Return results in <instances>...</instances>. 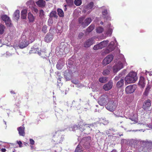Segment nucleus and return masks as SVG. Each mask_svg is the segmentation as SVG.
<instances>
[{
    "label": "nucleus",
    "instance_id": "obj_63",
    "mask_svg": "<svg viewBox=\"0 0 152 152\" xmlns=\"http://www.w3.org/2000/svg\"><path fill=\"white\" fill-rule=\"evenodd\" d=\"M67 10V8H66V7H65L64 9V11H66V10Z\"/></svg>",
    "mask_w": 152,
    "mask_h": 152
},
{
    "label": "nucleus",
    "instance_id": "obj_48",
    "mask_svg": "<svg viewBox=\"0 0 152 152\" xmlns=\"http://www.w3.org/2000/svg\"><path fill=\"white\" fill-rule=\"evenodd\" d=\"M109 123V121H106L104 120H103V122H102V124L104 125H107Z\"/></svg>",
    "mask_w": 152,
    "mask_h": 152
},
{
    "label": "nucleus",
    "instance_id": "obj_60",
    "mask_svg": "<svg viewBox=\"0 0 152 152\" xmlns=\"http://www.w3.org/2000/svg\"><path fill=\"white\" fill-rule=\"evenodd\" d=\"M107 19L108 20H110V17L107 16Z\"/></svg>",
    "mask_w": 152,
    "mask_h": 152
},
{
    "label": "nucleus",
    "instance_id": "obj_62",
    "mask_svg": "<svg viewBox=\"0 0 152 152\" xmlns=\"http://www.w3.org/2000/svg\"><path fill=\"white\" fill-rule=\"evenodd\" d=\"M100 24L102 25H103V23L102 21H101L100 22Z\"/></svg>",
    "mask_w": 152,
    "mask_h": 152
},
{
    "label": "nucleus",
    "instance_id": "obj_31",
    "mask_svg": "<svg viewBox=\"0 0 152 152\" xmlns=\"http://www.w3.org/2000/svg\"><path fill=\"white\" fill-rule=\"evenodd\" d=\"M95 26L94 25L91 24L86 29L87 32H91L94 28Z\"/></svg>",
    "mask_w": 152,
    "mask_h": 152
},
{
    "label": "nucleus",
    "instance_id": "obj_35",
    "mask_svg": "<svg viewBox=\"0 0 152 152\" xmlns=\"http://www.w3.org/2000/svg\"><path fill=\"white\" fill-rule=\"evenodd\" d=\"M110 71L108 69H105L103 70L102 74L104 75H108L110 74Z\"/></svg>",
    "mask_w": 152,
    "mask_h": 152
},
{
    "label": "nucleus",
    "instance_id": "obj_8",
    "mask_svg": "<svg viewBox=\"0 0 152 152\" xmlns=\"http://www.w3.org/2000/svg\"><path fill=\"white\" fill-rule=\"evenodd\" d=\"M151 94H152V87L149 84H148L145 88L143 95H151Z\"/></svg>",
    "mask_w": 152,
    "mask_h": 152
},
{
    "label": "nucleus",
    "instance_id": "obj_11",
    "mask_svg": "<svg viewBox=\"0 0 152 152\" xmlns=\"http://www.w3.org/2000/svg\"><path fill=\"white\" fill-rule=\"evenodd\" d=\"M151 105V101L150 99L145 101L143 103L142 108L145 110H146L149 108Z\"/></svg>",
    "mask_w": 152,
    "mask_h": 152
},
{
    "label": "nucleus",
    "instance_id": "obj_58",
    "mask_svg": "<svg viewBox=\"0 0 152 152\" xmlns=\"http://www.w3.org/2000/svg\"><path fill=\"white\" fill-rule=\"evenodd\" d=\"M60 66V65L58 64H57L56 65V67H57V68L58 69H60L59 68V66Z\"/></svg>",
    "mask_w": 152,
    "mask_h": 152
},
{
    "label": "nucleus",
    "instance_id": "obj_47",
    "mask_svg": "<svg viewBox=\"0 0 152 152\" xmlns=\"http://www.w3.org/2000/svg\"><path fill=\"white\" fill-rule=\"evenodd\" d=\"M124 94V91L122 90H121L118 93V95H123Z\"/></svg>",
    "mask_w": 152,
    "mask_h": 152
},
{
    "label": "nucleus",
    "instance_id": "obj_39",
    "mask_svg": "<svg viewBox=\"0 0 152 152\" xmlns=\"http://www.w3.org/2000/svg\"><path fill=\"white\" fill-rule=\"evenodd\" d=\"M86 126V124H83L82 125L80 126L79 127V129L82 132H83V131L85 130L84 129H85V126Z\"/></svg>",
    "mask_w": 152,
    "mask_h": 152
},
{
    "label": "nucleus",
    "instance_id": "obj_25",
    "mask_svg": "<svg viewBox=\"0 0 152 152\" xmlns=\"http://www.w3.org/2000/svg\"><path fill=\"white\" fill-rule=\"evenodd\" d=\"M50 18L54 17L56 19L58 18L56 12L55 11H52L50 14Z\"/></svg>",
    "mask_w": 152,
    "mask_h": 152
},
{
    "label": "nucleus",
    "instance_id": "obj_12",
    "mask_svg": "<svg viewBox=\"0 0 152 152\" xmlns=\"http://www.w3.org/2000/svg\"><path fill=\"white\" fill-rule=\"evenodd\" d=\"M113 86V82L110 81L104 84L103 87L104 89L106 91H108L110 90Z\"/></svg>",
    "mask_w": 152,
    "mask_h": 152
},
{
    "label": "nucleus",
    "instance_id": "obj_52",
    "mask_svg": "<svg viewBox=\"0 0 152 152\" xmlns=\"http://www.w3.org/2000/svg\"><path fill=\"white\" fill-rule=\"evenodd\" d=\"M30 143L32 145H33L34 144V141L33 140L31 139H30L29 140Z\"/></svg>",
    "mask_w": 152,
    "mask_h": 152
},
{
    "label": "nucleus",
    "instance_id": "obj_15",
    "mask_svg": "<svg viewBox=\"0 0 152 152\" xmlns=\"http://www.w3.org/2000/svg\"><path fill=\"white\" fill-rule=\"evenodd\" d=\"M138 85L141 88H143L145 87V79L143 77L141 76L140 77Z\"/></svg>",
    "mask_w": 152,
    "mask_h": 152
},
{
    "label": "nucleus",
    "instance_id": "obj_24",
    "mask_svg": "<svg viewBox=\"0 0 152 152\" xmlns=\"http://www.w3.org/2000/svg\"><path fill=\"white\" fill-rule=\"evenodd\" d=\"M108 42L109 41L107 40L105 41H104L99 43L100 45V46L102 48L107 46L108 44Z\"/></svg>",
    "mask_w": 152,
    "mask_h": 152
},
{
    "label": "nucleus",
    "instance_id": "obj_30",
    "mask_svg": "<svg viewBox=\"0 0 152 152\" xmlns=\"http://www.w3.org/2000/svg\"><path fill=\"white\" fill-rule=\"evenodd\" d=\"M104 30V28L103 27L101 26H99L96 28V31L97 33H101L103 32Z\"/></svg>",
    "mask_w": 152,
    "mask_h": 152
},
{
    "label": "nucleus",
    "instance_id": "obj_13",
    "mask_svg": "<svg viewBox=\"0 0 152 152\" xmlns=\"http://www.w3.org/2000/svg\"><path fill=\"white\" fill-rule=\"evenodd\" d=\"M17 130L20 136H24L25 135V127L24 125L23 124L22 126H20L17 128Z\"/></svg>",
    "mask_w": 152,
    "mask_h": 152
},
{
    "label": "nucleus",
    "instance_id": "obj_40",
    "mask_svg": "<svg viewBox=\"0 0 152 152\" xmlns=\"http://www.w3.org/2000/svg\"><path fill=\"white\" fill-rule=\"evenodd\" d=\"M47 26L46 25H44L42 27V31L44 33H46L47 32Z\"/></svg>",
    "mask_w": 152,
    "mask_h": 152
},
{
    "label": "nucleus",
    "instance_id": "obj_9",
    "mask_svg": "<svg viewBox=\"0 0 152 152\" xmlns=\"http://www.w3.org/2000/svg\"><path fill=\"white\" fill-rule=\"evenodd\" d=\"M123 67V64L121 62H118V64L113 66V72H116Z\"/></svg>",
    "mask_w": 152,
    "mask_h": 152
},
{
    "label": "nucleus",
    "instance_id": "obj_14",
    "mask_svg": "<svg viewBox=\"0 0 152 152\" xmlns=\"http://www.w3.org/2000/svg\"><path fill=\"white\" fill-rule=\"evenodd\" d=\"M29 44V42L26 40H25L20 42L19 45V47L21 49L23 48L28 45Z\"/></svg>",
    "mask_w": 152,
    "mask_h": 152
},
{
    "label": "nucleus",
    "instance_id": "obj_32",
    "mask_svg": "<svg viewBox=\"0 0 152 152\" xmlns=\"http://www.w3.org/2000/svg\"><path fill=\"white\" fill-rule=\"evenodd\" d=\"M111 52L113 50L115 49V46L114 45L110 44H109L107 47Z\"/></svg>",
    "mask_w": 152,
    "mask_h": 152
},
{
    "label": "nucleus",
    "instance_id": "obj_45",
    "mask_svg": "<svg viewBox=\"0 0 152 152\" xmlns=\"http://www.w3.org/2000/svg\"><path fill=\"white\" fill-rule=\"evenodd\" d=\"M94 6V3L93 2H91L88 5V6L90 8L93 7Z\"/></svg>",
    "mask_w": 152,
    "mask_h": 152
},
{
    "label": "nucleus",
    "instance_id": "obj_54",
    "mask_svg": "<svg viewBox=\"0 0 152 152\" xmlns=\"http://www.w3.org/2000/svg\"><path fill=\"white\" fill-rule=\"evenodd\" d=\"M62 77L60 76H59V77L58 78V79L59 80L60 82L61 81Z\"/></svg>",
    "mask_w": 152,
    "mask_h": 152
},
{
    "label": "nucleus",
    "instance_id": "obj_55",
    "mask_svg": "<svg viewBox=\"0 0 152 152\" xmlns=\"http://www.w3.org/2000/svg\"><path fill=\"white\" fill-rule=\"evenodd\" d=\"M1 151L2 152H5L6 150V149L3 148L1 149Z\"/></svg>",
    "mask_w": 152,
    "mask_h": 152
},
{
    "label": "nucleus",
    "instance_id": "obj_42",
    "mask_svg": "<svg viewBox=\"0 0 152 152\" xmlns=\"http://www.w3.org/2000/svg\"><path fill=\"white\" fill-rule=\"evenodd\" d=\"M48 23L49 26H51L53 23L52 19V18H49L48 20Z\"/></svg>",
    "mask_w": 152,
    "mask_h": 152
},
{
    "label": "nucleus",
    "instance_id": "obj_22",
    "mask_svg": "<svg viewBox=\"0 0 152 152\" xmlns=\"http://www.w3.org/2000/svg\"><path fill=\"white\" fill-rule=\"evenodd\" d=\"M28 18L30 22H33L35 19L33 15L30 12L28 14Z\"/></svg>",
    "mask_w": 152,
    "mask_h": 152
},
{
    "label": "nucleus",
    "instance_id": "obj_34",
    "mask_svg": "<svg viewBox=\"0 0 152 152\" xmlns=\"http://www.w3.org/2000/svg\"><path fill=\"white\" fill-rule=\"evenodd\" d=\"M74 3L77 6H80L82 4V0H75Z\"/></svg>",
    "mask_w": 152,
    "mask_h": 152
},
{
    "label": "nucleus",
    "instance_id": "obj_43",
    "mask_svg": "<svg viewBox=\"0 0 152 152\" xmlns=\"http://www.w3.org/2000/svg\"><path fill=\"white\" fill-rule=\"evenodd\" d=\"M111 51L107 47V48L105 49L104 51V53L105 54H108Z\"/></svg>",
    "mask_w": 152,
    "mask_h": 152
},
{
    "label": "nucleus",
    "instance_id": "obj_29",
    "mask_svg": "<svg viewBox=\"0 0 152 152\" xmlns=\"http://www.w3.org/2000/svg\"><path fill=\"white\" fill-rule=\"evenodd\" d=\"M57 12L58 15L60 17H63L64 16V13L63 11L61 9H58Z\"/></svg>",
    "mask_w": 152,
    "mask_h": 152
},
{
    "label": "nucleus",
    "instance_id": "obj_44",
    "mask_svg": "<svg viewBox=\"0 0 152 152\" xmlns=\"http://www.w3.org/2000/svg\"><path fill=\"white\" fill-rule=\"evenodd\" d=\"M72 82L74 84L76 85L79 84V81L78 80H73L72 81Z\"/></svg>",
    "mask_w": 152,
    "mask_h": 152
},
{
    "label": "nucleus",
    "instance_id": "obj_10",
    "mask_svg": "<svg viewBox=\"0 0 152 152\" xmlns=\"http://www.w3.org/2000/svg\"><path fill=\"white\" fill-rule=\"evenodd\" d=\"M53 34L50 32H49L46 35L44 39L45 42H49L53 40Z\"/></svg>",
    "mask_w": 152,
    "mask_h": 152
},
{
    "label": "nucleus",
    "instance_id": "obj_38",
    "mask_svg": "<svg viewBox=\"0 0 152 152\" xmlns=\"http://www.w3.org/2000/svg\"><path fill=\"white\" fill-rule=\"evenodd\" d=\"M65 77L67 80H69L71 78V75L69 73L66 74L64 75Z\"/></svg>",
    "mask_w": 152,
    "mask_h": 152
},
{
    "label": "nucleus",
    "instance_id": "obj_61",
    "mask_svg": "<svg viewBox=\"0 0 152 152\" xmlns=\"http://www.w3.org/2000/svg\"><path fill=\"white\" fill-rule=\"evenodd\" d=\"M115 79L116 80H118V77H116L115 78Z\"/></svg>",
    "mask_w": 152,
    "mask_h": 152
},
{
    "label": "nucleus",
    "instance_id": "obj_28",
    "mask_svg": "<svg viewBox=\"0 0 152 152\" xmlns=\"http://www.w3.org/2000/svg\"><path fill=\"white\" fill-rule=\"evenodd\" d=\"M107 78L105 77H101L99 79V81L101 83H105L107 81Z\"/></svg>",
    "mask_w": 152,
    "mask_h": 152
},
{
    "label": "nucleus",
    "instance_id": "obj_5",
    "mask_svg": "<svg viewBox=\"0 0 152 152\" xmlns=\"http://www.w3.org/2000/svg\"><path fill=\"white\" fill-rule=\"evenodd\" d=\"M113 56L111 54L108 55L103 60V64L104 65H106L109 64L113 60Z\"/></svg>",
    "mask_w": 152,
    "mask_h": 152
},
{
    "label": "nucleus",
    "instance_id": "obj_4",
    "mask_svg": "<svg viewBox=\"0 0 152 152\" xmlns=\"http://www.w3.org/2000/svg\"><path fill=\"white\" fill-rule=\"evenodd\" d=\"M109 99H108V96H101L99 98L98 103L100 105L103 106L106 104Z\"/></svg>",
    "mask_w": 152,
    "mask_h": 152
},
{
    "label": "nucleus",
    "instance_id": "obj_51",
    "mask_svg": "<svg viewBox=\"0 0 152 152\" xmlns=\"http://www.w3.org/2000/svg\"><path fill=\"white\" fill-rule=\"evenodd\" d=\"M17 143H18L19 145V147H22V142L20 141H17Z\"/></svg>",
    "mask_w": 152,
    "mask_h": 152
},
{
    "label": "nucleus",
    "instance_id": "obj_20",
    "mask_svg": "<svg viewBox=\"0 0 152 152\" xmlns=\"http://www.w3.org/2000/svg\"><path fill=\"white\" fill-rule=\"evenodd\" d=\"M124 81L123 79H121L116 84L117 87L118 88H121L124 86Z\"/></svg>",
    "mask_w": 152,
    "mask_h": 152
},
{
    "label": "nucleus",
    "instance_id": "obj_64",
    "mask_svg": "<svg viewBox=\"0 0 152 152\" xmlns=\"http://www.w3.org/2000/svg\"><path fill=\"white\" fill-rule=\"evenodd\" d=\"M66 6H67V5H66L65 4V5H64V7H66Z\"/></svg>",
    "mask_w": 152,
    "mask_h": 152
},
{
    "label": "nucleus",
    "instance_id": "obj_50",
    "mask_svg": "<svg viewBox=\"0 0 152 152\" xmlns=\"http://www.w3.org/2000/svg\"><path fill=\"white\" fill-rule=\"evenodd\" d=\"M130 119H131L132 121H134V123H136L137 122V118H130Z\"/></svg>",
    "mask_w": 152,
    "mask_h": 152
},
{
    "label": "nucleus",
    "instance_id": "obj_41",
    "mask_svg": "<svg viewBox=\"0 0 152 152\" xmlns=\"http://www.w3.org/2000/svg\"><path fill=\"white\" fill-rule=\"evenodd\" d=\"M44 15V11L42 10H41L39 11V16L41 18H42Z\"/></svg>",
    "mask_w": 152,
    "mask_h": 152
},
{
    "label": "nucleus",
    "instance_id": "obj_18",
    "mask_svg": "<svg viewBox=\"0 0 152 152\" xmlns=\"http://www.w3.org/2000/svg\"><path fill=\"white\" fill-rule=\"evenodd\" d=\"M27 10H23L21 12V18L22 19H25L27 15Z\"/></svg>",
    "mask_w": 152,
    "mask_h": 152
},
{
    "label": "nucleus",
    "instance_id": "obj_21",
    "mask_svg": "<svg viewBox=\"0 0 152 152\" xmlns=\"http://www.w3.org/2000/svg\"><path fill=\"white\" fill-rule=\"evenodd\" d=\"M92 20L91 18H86L84 20V27L87 26L91 22Z\"/></svg>",
    "mask_w": 152,
    "mask_h": 152
},
{
    "label": "nucleus",
    "instance_id": "obj_6",
    "mask_svg": "<svg viewBox=\"0 0 152 152\" xmlns=\"http://www.w3.org/2000/svg\"><path fill=\"white\" fill-rule=\"evenodd\" d=\"M136 86L134 85H130L126 88V92L127 94H131L133 93L136 88Z\"/></svg>",
    "mask_w": 152,
    "mask_h": 152
},
{
    "label": "nucleus",
    "instance_id": "obj_27",
    "mask_svg": "<svg viewBox=\"0 0 152 152\" xmlns=\"http://www.w3.org/2000/svg\"><path fill=\"white\" fill-rule=\"evenodd\" d=\"M85 19L84 17H80L78 19V22L79 23L81 24L84 27Z\"/></svg>",
    "mask_w": 152,
    "mask_h": 152
},
{
    "label": "nucleus",
    "instance_id": "obj_53",
    "mask_svg": "<svg viewBox=\"0 0 152 152\" xmlns=\"http://www.w3.org/2000/svg\"><path fill=\"white\" fill-rule=\"evenodd\" d=\"M84 35L83 33L81 32L79 33V35H78V37L79 38L81 39L82 37H83Z\"/></svg>",
    "mask_w": 152,
    "mask_h": 152
},
{
    "label": "nucleus",
    "instance_id": "obj_16",
    "mask_svg": "<svg viewBox=\"0 0 152 152\" xmlns=\"http://www.w3.org/2000/svg\"><path fill=\"white\" fill-rule=\"evenodd\" d=\"M82 142L84 143L83 145L85 148H89V140H88L87 137H84L82 140Z\"/></svg>",
    "mask_w": 152,
    "mask_h": 152
},
{
    "label": "nucleus",
    "instance_id": "obj_19",
    "mask_svg": "<svg viewBox=\"0 0 152 152\" xmlns=\"http://www.w3.org/2000/svg\"><path fill=\"white\" fill-rule=\"evenodd\" d=\"M84 129L85 130L83 132L85 134H88L90 133L91 129L89 126L86 125Z\"/></svg>",
    "mask_w": 152,
    "mask_h": 152
},
{
    "label": "nucleus",
    "instance_id": "obj_1",
    "mask_svg": "<svg viewBox=\"0 0 152 152\" xmlns=\"http://www.w3.org/2000/svg\"><path fill=\"white\" fill-rule=\"evenodd\" d=\"M137 79V74L134 72H131L129 73L126 77L125 80V83L128 84L135 83Z\"/></svg>",
    "mask_w": 152,
    "mask_h": 152
},
{
    "label": "nucleus",
    "instance_id": "obj_2",
    "mask_svg": "<svg viewBox=\"0 0 152 152\" xmlns=\"http://www.w3.org/2000/svg\"><path fill=\"white\" fill-rule=\"evenodd\" d=\"M118 105V101L116 99L112 98L110 99L107 104L106 109L111 112H113L116 108Z\"/></svg>",
    "mask_w": 152,
    "mask_h": 152
},
{
    "label": "nucleus",
    "instance_id": "obj_3",
    "mask_svg": "<svg viewBox=\"0 0 152 152\" xmlns=\"http://www.w3.org/2000/svg\"><path fill=\"white\" fill-rule=\"evenodd\" d=\"M1 19L4 21L7 27H10L12 25L11 20L10 17L6 15H3L1 17Z\"/></svg>",
    "mask_w": 152,
    "mask_h": 152
},
{
    "label": "nucleus",
    "instance_id": "obj_7",
    "mask_svg": "<svg viewBox=\"0 0 152 152\" xmlns=\"http://www.w3.org/2000/svg\"><path fill=\"white\" fill-rule=\"evenodd\" d=\"M94 39V38L91 37L87 39L84 43V46L86 48L90 47L91 45L95 43Z\"/></svg>",
    "mask_w": 152,
    "mask_h": 152
},
{
    "label": "nucleus",
    "instance_id": "obj_23",
    "mask_svg": "<svg viewBox=\"0 0 152 152\" xmlns=\"http://www.w3.org/2000/svg\"><path fill=\"white\" fill-rule=\"evenodd\" d=\"M14 17L17 20L19 19L20 18V11L19 10H17L15 11L14 13Z\"/></svg>",
    "mask_w": 152,
    "mask_h": 152
},
{
    "label": "nucleus",
    "instance_id": "obj_26",
    "mask_svg": "<svg viewBox=\"0 0 152 152\" xmlns=\"http://www.w3.org/2000/svg\"><path fill=\"white\" fill-rule=\"evenodd\" d=\"M5 26L2 24L0 25V34H2L5 29Z\"/></svg>",
    "mask_w": 152,
    "mask_h": 152
},
{
    "label": "nucleus",
    "instance_id": "obj_59",
    "mask_svg": "<svg viewBox=\"0 0 152 152\" xmlns=\"http://www.w3.org/2000/svg\"><path fill=\"white\" fill-rule=\"evenodd\" d=\"M111 152H117V151L116 150L114 149L111 151Z\"/></svg>",
    "mask_w": 152,
    "mask_h": 152
},
{
    "label": "nucleus",
    "instance_id": "obj_36",
    "mask_svg": "<svg viewBox=\"0 0 152 152\" xmlns=\"http://www.w3.org/2000/svg\"><path fill=\"white\" fill-rule=\"evenodd\" d=\"M66 1L69 6H72L73 5V0H66Z\"/></svg>",
    "mask_w": 152,
    "mask_h": 152
},
{
    "label": "nucleus",
    "instance_id": "obj_17",
    "mask_svg": "<svg viewBox=\"0 0 152 152\" xmlns=\"http://www.w3.org/2000/svg\"><path fill=\"white\" fill-rule=\"evenodd\" d=\"M36 4L38 7L42 8L45 7L46 2L44 0H39L36 2Z\"/></svg>",
    "mask_w": 152,
    "mask_h": 152
},
{
    "label": "nucleus",
    "instance_id": "obj_49",
    "mask_svg": "<svg viewBox=\"0 0 152 152\" xmlns=\"http://www.w3.org/2000/svg\"><path fill=\"white\" fill-rule=\"evenodd\" d=\"M33 11L34 13H35L36 14H37L39 12L38 10L36 8H34L33 9Z\"/></svg>",
    "mask_w": 152,
    "mask_h": 152
},
{
    "label": "nucleus",
    "instance_id": "obj_56",
    "mask_svg": "<svg viewBox=\"0 0 152 152\" xmlns=\"http://www.w3.org/2000/svg\"><path fill=\"white\" fill-rule=\"evenodd\" d=\"M11 93L12 94H15L16 93L14 92V91H11Z\"/></svg>",
    "mask_w": 152,
    "mask_h": 152
},
{
    "label": "nucleus",
    "instance_id": "obj_37",
    "mask_svg": "<svg viewBox=\"0 0 152 152\" xmlns=\"http://www.w3.org/2000/svg\"><path fill=\"white\" fill-rule=\"evenodd\" d=\"M75 152H83V151L80 148V145H78L77 146L75 150Z\"/></svg>",
    "mask_w": 152,
    "mask_h": 152
},
{
    "label": "nucleus",
    "instance_id": "obj_57",
    "mask_svg": "<svg viewBox=\"0 0 152 152\" xmlns=\"http://www.w3.org/2000/svg\"><path fill=\"white\" fill-rule=\"evenodd\" d=\"M74 101H73L72 102V106H74V105L76 103Z\"/></svg>",
    "mask_w": 152,
    "mask_h": 152
},
{
    "label": "nucleus",
    "instance_id": "obj_33",
    "mask_svg": "<svg viewBox=\"0 0 152 152\" xmlns=\"http://www.w3.org/2000/svg\"><path fill=\"white\" fill-rule=\"evenodd\" d=\"M101 49L102 48L99 43L94 45L93 47V49L95 50Z\"/></svg>",
    "mask_w": 152,
    "mask_h": 152
},
{
    "label": "nucleus",
    "instance_id": "obj_46",
    "mask_svg": "<svg viewBox=\"0 0 152 152\" xmlns=\"http://www.w3.org/2000/svg\"><path fill=\"white\" fill-rule=\"evenodd\" d=\"M102 13L103 15H106L107 14V10H104L102 12Z\"/></svg>",
    "mask_w": 152,
    "mask_h": 152
}]
</instances>
